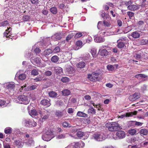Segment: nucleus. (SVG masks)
Wrapping results in <instances>:
<instances>
[{
  "label": "nucleus",
  "mask_w": 148,
  "mask_h": 148,
  "mask_svg": "<svg viewBox=\"0 0 148 148\" xmlns=\"http://www.w3.org/2000/svg\"><path fill=\"white\" fill-rule=\"evenodd\" d=\"M105 126L108 130L111 132L116 131L121 128L119 125L116 122L107 123Z\"/></svg>",
  "instance_id": "obj_1"
},
{
  "label": "nucleus",
  "mask_w": 148,
  "mask_h": 148,
  "mask_svg": "<svg viewBox=\"0 0 148 148\" xmlns=\"http://www.w3.org/2000/svg\"><path fill=\"white\" fill-rule=\"evenodd\" d=\"M106 136L103 133L99 132H96L90 136V139L96 141L100 142L105 140Z\"/></svg>",
  "instance_id": "obj_2"
},
{
  "label": "nucleus",
  "mask_w": 148,
  "mask_h": 148,
  "mask_svg": "<svg viewBox=\"0 0 148 148\" xmlns=\"http://www.w3.org/2000/svg\"><path fill=\"white\" fill-rule=\"evenodd\" d=\"M55 136L54 132L51 129H49L42 135V138L43 140L48 141L54 138Z\"/></svg>",
  "instance_id": "obj_3"
},
{
  "label": "nucleus",
  "mask_w": 148,
  "mask_h": 148,
  "mask_svg": "<svg viewBox=\"0 0 148 148\" xmlns=\"http://www.w3.org/2000/svg\"><path fill=\"white\" fill-rule=\"evenodd\" d=\"M14 101L16 103L24 104H27L29 102L28 97L24 95L18 96L17 98L14 99Z\"/></svg>",
  "instance_id": "obj_4"
},
{
  "label": "nucleus",
  "mask_w": 148,
  "mask_h": 148,
  "mask_svg": "<svg viewBox=\"0 0 148 148\" xmlns=\"http://www.w3.org/2000/svg\"><path fill=\"white\" fill-rule=\"evenodd\" d=\"M3 86L9 91L12 92L14 91L15 87L14 83L13 82L5 83L3 84Z\"/></svg>",
  "instance_id": "obj_5"
},
{
  "label": "nucleus",
  "mask_w": 148,
  "mask_h": 148,
  "mask_svg": "<svg viewBox=\"0 0 148 148\" xmlns=\"http://www.w3.org/2000/svg\"><path fill=\"white\" fill-rule=\"evenodd\" d=\"M98 73H92L91 74H89L88 75V78L92 81H97L99 80V75Z\"/></svg>",
  "instance_id": "obj_6"
},
{
  "label": "nucleus",
  "mask_w": 148,
  "mask_h": 148,
  "mask_svg": "<svg viewBox=\"0 0 148 148\" xmlns=\"http://www.w3.org/2000/svg\"><path fill=\"white\" fill-rule=\"evenodd\" d=\"M15 144L18 148H22L24 145V142L21 138H18L14 141Z\"/></svg>",
  "instance_id": "obj_7"
},
{
  "label": "nucleus",
  "mask_w": 148,
  "mask_h": 148,
  "mask_svg": "<svg viewBox=\"0 0 148 148\" xmlns=\"http://www.w3.org/2000/svg\"><path fill=\"white\" fill-rule=\"evenodd\" d=\"M116 136L118 137L114 138L115 140L119 139H122L124 138L125 136V132L122 131H119L117 132L116 133Z\"/></svg>",
  "instance_id": "obj_8"
},
{
  "label": "nucleus",
  "mask_w": 148,
  "mask_h": 148,
  "mask_svg": "<svg viewBox=\"0 0 148 148\" xmlns=\"http://www.w3.org/2000/svg\"><path fill=\"white\" fill-rule=\"evenodd\" d=\"M95 41L96 42L101 43L105 41V38L101 37L100 35L97 34L94 37Z\"/></svg>",
  "instance_id": "obj_9"
},
{
  "label": "nucleus",
  "mask_w": 148,
  "mask_h": 148,
  "mask_svg": "<svg viewBox=\"0 0 148 148\" xmlns=\"http://www.w3.org/2000/svg\"><path fill=\"white\" fill-rule=\"evenodd\" d=\"M137 113V111H134L133 112H127L124 114L119 116V118H123L125 117H131L133 115H135Z\"/></svg>",
  "instance_id": "obj_10"
},
{
  "label": "nucleus",
  "mask_w": 148,
  "mask_h": 148,
  "mask_svg": "<svg viewBox=\"0 0 148 148\" xmlns=\"http://www.w3.org/2000/svg\"><path fill=\"white\" fill-rule=\"evenodd\" d=\"M82 58L86 62H90L91 60V57L89 53H88L84 54Z\"/></svg>",
  "instance_id": "obj_11"
},
{
  "label": "nucleus",
  "mask_w": 148,
  "mask_h": 148,
  "mask_svg": "<svg viewBox=\"0 0 148 148\" xmlns=\"http://www.w3.org/2000/svg\"><path fill=\"white\" fill-rule=\"evenodd\" d=\"M127 9L131 11H135L138 9L140 8V5L138 4L131 5L127 6Z\"/></svg>",
  "instance_id": "obj_12"
},
{
  "label": "nucleus",
  "mask_w": 148,
  "mask_h": 148,
  "mask_svg": "<svg viewBox=\"0 0 148 148\" xmlns=\"http://www.w3.org/2000/svg\"><path fill=\"white\" fill-rule=\"evenodd\" d=\"M32 106L31 105L29 106L27 108V109L28 110V112L29 113V114L32 116V117H33V116H37L38 115V113L35 110H31V111H30V109L31 108Z\"/></svg>",
  "instance_id": "obj_13"
},
{
  "label": "nucleus",
  "mask_w": 148,
  "mask_h": 148,
  "mask_svg": "<svg viewBox=\"0 0 148 148\" xmlns=\"http://www.w3.org/2000/svg\"><path fill=\"white\" fill-rule=\"evenodd\" d=\"M41 59L40 58L32 57L31 58V61L34 64H39L40 63Z\"/></svg>",
  "instance_id": "obj_14"
},
{
  "label": "nucleus",
  "mask_w": 148,
  "mask_h": 148,
  "mask_svg": "<svg viewBox=\"0 0 148 148\" xmlns=\"http://www.w3.org/2000/svg\"><path fill=\"white\" fill-rule=\"evenodd\" d=\"M62 33H56L51 36V38L55 40H60L62 38Z\"/></svg>",
  "instance_id": "obj_15"
},
{
  "label": "nucleus",
  "mask_w": 148,
  "mask_h": 148,
  "mask_svg": "<svg viewBox=\"0 0 148 148\" xmlns=\"http://www.w3.org/2000/svg\"><path fill=\"white\" fill-rule=\"evenodd\" d=\"M56 74H62L63 73L62 69L60 67H53L52 68Z\"/></svg>",
  "instance_id": "obj_16"
},
{
  "label": "nucleus",
  "mask_w": 148,
  "mask_h": 148,
  "mask_svg": "<svg viewBox=\"0 0 148 148\" xmlns=\"http://www.w3.org/2000/svg\"><path fill=\"white\" fill-rule=\"evenodd\" d=\"M75 45L76 47L74 46L73 49L75 50H77L81 48L83 46L82 42L80 40H78L76 42Z\"/></svg>",
  "instance_id": "obj_17"
},
{
  "label": "nucleus",
  "mask_w": 148,
  "mask_h": 148,
  "mask_svg": "<svg viewBox=\"0 0 148 148\" xmlns=\"http://www.w3.org/2000/svg\"><path fill=\"white\" fill-rule=\"evenodd\" d=\"M140 97V94L138 93H135L132 95L129 96V99L131 101L135 100Z\"/></svg>",
  "instance_id": "obj_18"
},
{
  "label": "nucleus",
  "mask_w": 148,
  "mask_h": 148,
  "mask_svg": "<svg viewBox=\"0 0 148 148\" xmlns=\"http://www.w3.org/2000/svg\"><path fill=\"white\" fill-rule=\"evenodd\" d=\"M77 136L79 138H81L83 136H85L86 138H87L89 136L88 132L84 133L82 131H79L76 134Z\"/></svg>",
  "instance_id": "obj_19"
},
{
  "label": "nucleus",
  "mask_w": 148,
  "mask_h": 148,
  "mask_svg": "<svg viewBox=\"0 0 148 148\" xmlns=\"http://www.w3.org/2000/svg\"><path fill=\"white\" fill-rule=\"evenodd\" d=\"M26 145L28 147H33L34 145V142L32 138H31L29 139V140L25 142Z\"/></svg>",
  "instance_id": "obj_20"
},
{
  "label": "nucleus",
  "mask_w": 148,
  "mask_h": 148,
  "mask_svg": "<svg viewBox=\"0 0 148 148\" xmlns=\"http://www.w3.org/2000/svg\"><path fill=\"white\" fill-rule=\"evenodd\" d=\"M50 100L43 99L41 101L40 103L44 106L48 107L50 106L51 104L50 103Z\"/></svg>",
  "instance_id": "obj_21"
},
{
  "label": "nucleus",
  "mask_w": 148,
  "mask_h": 148,
  "mask_svg": "<svg viewBox=\"0 0 148 148\" xmlns=\"http://www.w3.org/2000/svg\"><path fill=\"white\" fill-rule=\"evenodd\" d=\"M66 71L69 73H73L75 71V69L70 66L67 65L66 67Z\"/></svg>",
  "instance_id": "obj_22"
},
{
  "label": "nucleus",
  "mask_w": 148,
  "mask_h": 148,
  "mask_svg": "<svg viewBox=\"0 0 148 148\" xmlns=\"http://www.w3.org/2000/svg\"><path fill=\"white\" fill-rule=\"evenodd\" d=\"M11 29L12 28L11 27H8V29L6 30L5 32L4 33V36H5L6 38H10V37H12L10 32Z\"/></svg>",
  "instance_id": "obj_23"
},
{
  "label": "nucleus",
  "mask_w": 148,
  "mask_h": 148,
  "mask_svg": "<svg viewBox=\"0 0 148 148\" xmlns=\"http://www.w3.org/2000/svg\"><path fill=\"white\" fill-rule=\"evenodd\" d=\"M99 52L100 55L103 56H107L108 53V51L105 49H102V50L99 49Z\"/></svg>",
  "instance_id": "obj_24"
},
{
  "label": "nucleus",
  "mask_w": 148,
  "mask_h": 148,
  "mask_svg": "<svg viewBox=\"0 0 148 148\" xmlns=\"http://www.w3.org/2000/svg\"><path fill=\"white\" fill-rule=\"evenodd\" d=\"M100 36L104 35L105 36H108L111 35L113 34V32H106L104 30H101L99 32Z\"/></svg>",
  "instance_id": "obj_25"
},
{
  "label": "nucleus",
  "mask_w": 148,
  "mask_h": 148,
  "mask_svg": "<svg viewBox=\"0 0 148 148\" xmlns=\"http://www.w3.org/2000/svg\"><path fill=\"white\" fill-rule=\"evenodd\" d=\"M76 148H82L85 146V143L82 141L75 142Z\"/></svg>",
  "instance_id": "obj_26"
},
{
  "label": "nucleus",
  "mask_w": 148,
  "mask_h": 148,
  "mask_svg": "<svg viewBox=\"0 0 148 148\" xmlns=\"http://www.w3.org/2000/svg\"><path fill=\"white\" fill-rule=\"evenodd\" d=\"M131 36L134 38L137 39L140 37V34L137 31H136L132 33Z\"/></svg>",
  "instance_id": "obj_27"
},
{
  "label": "nucleus",
  "mask_w": 148,
  "mask_h": 148,
  "mask_svg": "<svg viewBox=\"0 0 148 148\" xmlns=\"http://www.w3.org/2000/svg\"><path fill=\"white\" fill-rule=\"evenodd\" d=\"M64 112V111H60L59 110H57L55 113V115L58 118H61L63 116Z\"/></svg>",
  "instance_id": "obj_28"
},
{
  "label": "nucleus",
  "mask_w": 148,
  "mask_h": 148,
  "mask_svg": "<svg viewBox=\"0 0 148 148\" xmlns=\"http://www.w3.org/2000/svg\"><path fill=\"white\" fill-rule=\"evenodd\" d=\"M31 120L28 119H25L24 121V124L25 126L27 127H31V125H30V124Z\"/></svg>",
  "instance_id": "obj_29"
},
{
  "label": "nucleus",
  "mask_w": 148,
  "mask_h": 148,
  "mask_svg": "<svg viewBox=\"0 0 148 148\" xmlns=\"http://www.w3.org/2000/svg\"><path fill=\"white\" fill-rule=\"evenodd\" d=\"M139 41L140 44L141 45H145L148 44V39H142Z\"/></svg>",
  "instance_id": "obj_30"
},
{
  "label": "nucleus",
  "mask_w": 148,
  "mask_h": 148,
  "mask_svg": "<svg viewBox=\"0 0 148 148\" xmlns=\"http://www.w3.org/2000/svg\"><path fill=\"white\" fill-rule=\"evenodd\" d=\"M77 115L78 116L84 117H87L88 116L87 114L81 111H78L77 113Z\"/></svg>",
  "instance_id": "obj_31"
},
{
  "label": "nucleus",
  "mask_w": 148,
  "mask_h": 148,
  "mask_svg": "<svg viewBox=\"0 0 148 148\" xmlns=\"http://www.w3.org/2000/svg\"><path fill=\"white\" fill-rule=\"evenodd\" d=\"M37 87V85H33L31 86H28L27 88H25V89L26 91L36 89Z\"/></svg>",
  "instance_id": "obj_32"
},
{
  "label": "nucleus",
  "mask_w": 148,
  "mask_h": 148,
  "mask_svg": "<svg viewBox=\"0 0 148 148\" xmlns=\"http://www.w3.org/2000/svg\"><path fill=\"white\" fill-rule=\"evenodd\" d=\"M85 63L83 61H81L79 62L77 64V68L80 69L83 68L85 66Z\"/></svg>",
  "instance_id": "obj_33"
},
{
  "label": "nucleus",
  "mask_w": 148,
  "mask_h": 148,
  "mask_svg": "<svg viewBox=\"0 0 148 148\" xmlns=\"http://www.w3.org/2000/svg\"><path fill=\"white\" fill-rule=\"evenodd\" d=\"M96 113L95 109L92 107H91L88 110V113L89 114H95Z\"/></svg>",
  "instance_id": "obj_34"
},
{
  "label": "nucleus",
  "mask_w": 148,
  "mask_h": 148,
  "mask_svg": "<svg viewBox=\"0 0 148 148\" xmlns=\"http://www.w3.org/2000/svg\"><path fill=\"white\" fill-rule=\"evenodd\" d=\"M53 53L51 49H48L45 50L43 53V54L45 56H48Z\"/></svg>",
  "instance_id": "obj_35"
},
{
  "label": "nucleus",
  "mask_w": 148,
  "mask_h": 148,
  "mask_svg": "<svg viewBox=\"0 0 148 148\" xmlns=\"http://www.w3.org/2000/svg\"><path fill=\"white\" fill-rule=\"evenodd\" d=\"M70 93V90L68 89H65L62 91V94L64 96L69 95Z\"/></svg>",
  "instance_id": "obj_36"
},
{
  "label": "nucleus",
  "mask_w": 148,
  "mask_h": 148,
  "mask_svg": "<svg viewBox=\"0 0 148 148\" xmlns=\"http://www.w3.org/2000/svg\"><path fill=\"white\" fill-rule=\"evenodd\" d=\"M59 58L57 56H54L51 58V61L54 63H57L58 61Z\"/></svg>",
  "instance_id": "obj_37"
},
{
  "label": "nucleus",
  "mask_w": 148,
  "mask_h": 148,
  "mask_svg": "<svg viewBox=\"0 0 148 148\" xmlns=\"http://www.w3.org/2000/svg\"><path fill=\"white\" fill-rule=\"evenodd\" d=\"M64 55L66 58L69 60L71 58V53L68 51L65 52L64 53Z\"/></svg>",
  "instance_id": "obj_38"
},
{
  "label": "nucleus",
  "mask_w": 148,
  "mask_h": 148,
  "mask_svg": "<svg viewBox=\"0 0 148 148\" xmlns=\"http://www.w3.org/2000/svg\"><path fill=\"white\" fill-rule=\"evenodd\" d=\"M140 133L141 134H142L144 135H146L148 134V131L146 129H142L140 130Z\"/></svg>",
  "instance_id": "obj_39"
},
{
  "label": "nucleus",
  "mask_w": 148,
  "mask_h": 148,
  "mask_svg": "<svg viewBox=\"0 0 148 148\" xmlns=\"http://www.w3.org/2000/svg\"><path fill=\"white\" fill-rule=\"evenodd\" d=\"M97 28L99 29H103V25L102 22L99 21L98 23Z\"/></svg>",
  "instance_id": "obj_40"
},
{
  "label": "nucleus",
  "mask_w": 148,
  "mask_h": 148,
  "mask_svg": "<svg viewBox=\"0 0 148 148\" xmlns=\"http://www.w3.org/2000/svg\"><path fill=\"white\" fill-rule=\"evenodd\" d=\"M49 95L50 97H55L57 95V93L55 92L52 91L49 92Z\"/></svg>",
  "instance_id": "obj_41"
},
{
  "label": "nucleus",
  "mask_w": 148,
  "mask_h": 148,
  "mask_svg": "<svg viewBox=\"0 0 148 148\" xmlns=\"http://www.w3.org/2000/svg\"><path fill=\"white\" fill-rule=\"evenodd\" d=\"M31 74L32 75L36 76L38 75V70L36 69H33L31 72Z\"/></svg>",
  "instance_id": "obj_42"
},
{
  "label": "nucleus",
  "mask_w": 148,
  "mask_h": 148,
  "mask_svg": "<svg viewBox=\"0 0 148 148\" xmlns=\"http://www.w3.org/2000/svg\"><path fill=\"white\" fill-rule=\"evenodd\" d=\"M26 77V75L24 73L19 74L18 76V77L19 79L21 80H23L25 79Z\"/></svg>",
  "instance_id": "obj_43"
},
{
  "label": "nucleus",
  "mask_w": 148,
  "mask_h": 148,
  "mask_svg": "<svg viewBox=\"0 0 148 148\" xmlns=\"http://www.w3.org/2000/svg\"><path fill=\"white\" fill-rule=\"evenodd\" d=\"M146 77V76L144 74H140L135 76V77L137 78L138 79H140L142 78H145Z\"/></svg>",
  "instance_id": "obj_44"
},
{
  "label": "nucleus",
  "mask_w": 148,
  "mask_h": 148,
  "mask_svg": "<svg viewBox=\"0 0 148 148\" xmlns=\"http://www.w3.org/2000/svg\"><path fill=\"white\" fill-rule=\"evenodd\" d=\"M43 78V75H40L38 77L34 79V80L36 82L40 81L42 80Z\"/></svg>",
  "instance_id": "obj_45"
},
{
  "label": "nucleus",
  "mask_w": 148,
  "mask_h": 148,
  "mask_svg": "<svg viewBox=\"0 0 148 148\" xmlns=\"http://www.w3.org/2000/svg\"><path fill=\"white\" fill-rule=\"evenodd\" d=\"M12 128L10 127L6 128L4 130L6 134H9L11 133Z\"/></svg>",
  "instance_id": "obj_46"
},
{
  "label": "nucleus",
  "mask_w": 148,
  "mask_h": 148,
  "mask_svg": "<svg viewBox=\"0 0 148 148\" xmlns=\"http://www.w3.org/2000/svg\"><path fill=\"white\" fill-rule=\"evenodd\" d=\"M61 81L64 83H66L69 81V79L66 77H64L61 79Z\"/></svg>",
  "instance_id": "obj_47"
},
{
  "label": "nucleus",
  "mask_w": 148,
  "mask_h": 148,
  "mask_svg": "<svg viewBox=\"0 0 148 148\" xmlns=\"http://www.w3.org/2000/svg\"><path fill=\"white\" fill-rule=\"evenodd\" d=\"M56 138L58 139H63L66 137V136L64 134H61L58 135L56 136Z\"/></svg>",
  "instance_id": "obj_48"
},
{
  "label": "nucleus",
  "mask_w": 148,
  "mask_h": 148,
  "mask_svg": "<svg viewBox=\"0 0 148 148\" xmlns=\"http://www.w3.org/2000/svg\"><path fill=\"white\" fill-rule=\"evenodd\" d=\"M50 11L52 13L54 14H56L57 12L56 8L54 7H52L50 8Z\"/></svg>",
  "instance_id": "obj_49"
},
{
  "label": "nucleus",
  "mask_w": 148,
  "mask_h": 148,
  "mask_svg": "<svg viewBox=\"0 0 148 148\" xmlns=\"http://www.w3.org/2000/svg\"><path fill=\"white\" fill-rule=\"evenodd\" d=\"M136 131L134 129H130L128 131L129 133L131 135H134L136 134Z\"/></svg>",
  "instance_id": "obj_50"
},
{
  "label": "nucleus",
  "mask_w": 148,
  "mask_h": 148,
  "mask_svg": "<svg viewBox=\"0 0 148 148\" xmlns=\"http://www.w3.org/2000/svg\"><path fill=\"white\" fill-rule=\"evenodd\" d=\"M65 148H76L75 142L71 143Z\"/></svg>",
  "instance_id": "obj_51"
},
{
  "label": "nucleus",
  "mask_w": 148,
  "mask_h": 148,
  "mask_svg": "<svg viewBox=\"0 0 148 148\" xmlns=\"http://www.w3.org/2000/svg\"><path fill=\"white\" fill-rule=\"evenodd\" d=\"M60 51V48L58 46L56 47L52 51L53 53H57L59 52Z\"/></svg>",
  "instance_id": "obj_52"
},
{
  "label": "nucleus",
  "mask_w": 148,
  "mask_h": 148,
  "mask_svg": "<svg viewBox=\"0 0 148 148\" xmlns=\"http://www.w3.org/2000/svg\"><path fill=\"white\" fill-rule=\"evenodd\" d=\"M83 35V33L79 32L76 33L75 36V38H79Z\"/></svg>",
  "instance_id": "obj_53"
},
{
  "label": "nucleus",
  "mask_w": 148,
  "mask_h": 148,
  "mask_svg": "<svg viewBox=\"0 0 148 148\" xmlns=\"http://www.w3.org/2000/svg\"><path fill=\"white\" fill-rule=\"evenodd\" d=\"M73 36V34L72 33L69 34L68 36L66 37V41H68L69 40H71Z\"/></svg>",
  "instance_id": "obj_54"
},
{
  "label": "nucleus",
  "mask_w": 148,
  "mask_h": 148,
  "mask_svg": "<svg viewBox=\"0 0 148 148\" xmlns=\"http://www.w3.org/2000/svg\"><path fill=\"white\" fill-rule=\"evenodd\" d=\"M125 44L122 42H119L117 45V47L119 48H122L124 47Z\"/></svg>",
  "instance_id": "obj_55"
},
{
  "label": "nucleus",
  "mask_w": 148,
  "mask_h": 148,
  "mask_svg": "<svg viewBox=\"0 0 148 148\" xmlns=\"http://www.w3.org/2000/svg\"><path fill=\"white\" fill-rule=\"evenodd\" d=\"M107 68L109 71H112L114 70V66L110 64L108 65L107 66Z\"/></svg>",
  "instance_id": "obj_56"
},
{
  "label": "nucleus",
  "mask_w": 148,
  "mask_h": 148,
  "mask_svg": "<svg viewBox=\"0 0 148 148\" xmlns=\"http://www.w3.org/2000/svg\"><path fill=\"white\" fill-rule=\"evenodd\" d=\"M91 53L92 56L94 57L96 56L97 51L96 49H92L91 51Z\"/></svg>",
  "instance_id": "obj_57"
},
{
  "label": "nucleus",
  "mask_w": 148,
  "mask_h": 148,
  "mask_svg": "<svg viewBox=\"0 0 148 148\" xmlns=\"http://www.w3.org/2000/svg\"><path fill=\"white\" fill-rule=\"evenodd\" d=\"M127 14L130 18H131L133 16L134 14V13L132 12H127Z\"/></svg>",
  "instance_id": "obj_58"
},
{
  "label": "nucleus",
  "mask_w": 148,
  "mask_h": 148,
  "mask_svg": "<svg viewBox=\"0 0 148 148\" xmlns=\"http://www.w3.org/2000/svg\"><path fill=\"white\" fill-rule=\"evenodd\" d=\"M132 3V2L131 0L124 2V4L127 6L130 5Z\"/></svg>",
  "instance_id": "obj_59"
},
{
  "label": "nucleus",
  "mask_w": 148,
  "mask_h": 148,
  "mask_svg": "<svg viewBox=\"0 0 148 148\" xmlns=\"http://www.w3.org/2000/svg\"><path fill=\"white\" fill-rule=\"evenodd\" d=\"M8 25V22L7 21H4L2 22L1 25L3 26H7Z\"/></svg>",
  "instance_id": "obj_60"
},
{
  "label": "nucleus",
  "mask_w": 148,
  "mask_h": 148,
  "mask_svg": "<svg viewBox=\"0 0 148 148\" xmlns=\"http://www.w3.org/2000/svg\"><path fill=\"white\" fill-rule=\"evenodd\" d=\"M92 38H91V37L88 36L87 38L86 39V42L88 43H89L90 42H91L92 41Z\"/></svg>",
  "instance_id": "obj_61"
},
{
  "label": "nucleus",
  "mask_w": 148,
  "mask_h": 148,
  "mask_svg": "<svg viewBox=\"0 0 148 148\" xmlns=\"http://www.w3.org/2000/svg\"><path fill=\"white\" fill-rule=\"evenodd\" d=\"M52 73L50 71H47L45 73V75L47 76H49L51 75Z\"/></svg>",
  "instance_id": "obj_62"
},
{
  "label": "nucleus",
  "mask_w": 148,
  "mask_h": 148,
  "mask_svg": "<svg viewBox=\"0 0 148 148\" xmlns=\"http://www.w3.org/2000/svg\"><path fill=\"white\" fill-rule=\"evenodd\" d=\"M31 124H30V125H31V127H34L36 126V123L33 120H32L31 121Z\"/></svg>",
  "instance_id": "obj_63"
},
{
  "label": "nucleus",
  "mask_w": 148,
  "mask_h": 148,
  "mask_svg": "<svg viewBox=\"0 0 148 148\" xmlns=\"http://www.w3.org/2000/svg\"><path fill=\"white\" fill-rule=\"evenodd\" d=\"M29 19V16H24L23 18V19L25 21H27Z\"/></svg>",
  "instance_id": "obj_64"
}]
</instances>
